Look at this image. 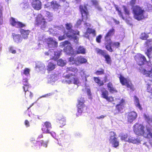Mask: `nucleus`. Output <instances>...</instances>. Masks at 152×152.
I'll return each mask as SVG.
<instances>
[{
	"label": "nucleus",
	"instance_id": "f257e3e1",
	"mask_svg": "<svg viewBox=\"0 0 152 152\" xmlns=\"http://www.w3.org/2000/svg\"><path fill=\"white\" fill-rule=\"evenodd\" d=\"M137 0H131L129 4L132 7V13L134 18L137 20L140 21L145 18V11L139 5H135Z\"/></svg>",
	"mask_w": 152,
	"mask_h": 152
},
{
	"label": "nucleus",
	"instance_id": "f03ea898",
	"mask_svg": "<svg viewBox=\"0 0 152 152\" xmlns=\"http://www.w3.org/2000/svg\"><path fill=\"white\" fill-rule=\"evenodd\" d=\"M66 73H68L64 76L65 79V82L69 84L73 83L75 85H77L80 83L78 78L77 77L75 74L69 73L70 72L76 73L78 72V69L75 67L70 66L67 67L66 69Z\"/></svg>",
	"mask_w": 152,
	"mask_h": 152
},
{
	"label": "nucleus",
	"instance_id": "7ed1b4c3",
	"mask_svg": "<svg viewBox=\"0 0 152 152\" xmlns=\"http://www.w3.org/2000/svg\"><path fill=\"white\" fill-rule=\"evenodd\" d=\"M144 128V126L142 125L136 124L133 126V131L136 135L144 136L146 134Z\"/></svg>",
	"mask_w": 152,
	"mask_h": 152
},
{
	"label": "nucleus",
	"instance_id": "20e7f679",
	"mask_svg": "<svg viewBox=\"0 0 152 152\" xmlns=\"http://www.w3.org/2000/svg\"><path fill=\"white\" fill-rule=\"evenodd\" d=\"M35 22V24L40 26L41 28L43 30H44L47 26V22L41 15H40V16L38 15L36 17Z\"/></svg>",
	"mask_w": 152,
	"mask_h": 152
},
{
	"label": "nucleus",
	"instance_id": "39448f33",
	"mask_svg": "<svg viewBox=\"0 0 152 152\" xmlns=\"http://www.w3.org/2000/svg\"><path fill=\"white\" fill-rule=\"evenodd\" d=\"M134 59L136 61L137 64L140 66L144 65L148 63L145 57L142 54L138 53L134 56Z\"/></svg>",
	"mask_w": 152,
	"mask_h": 152
},
{
	"label": "nucleus",
	"instance_id": "423d86ee",
	"mask_svg": "<svg viewBox=\"0 0 152 152\" xmlns=\"http://www.w3.org/2000/svg\"><path fill=\"white\" fill-rule=\"evenodd\" d=\"M110 137L109 141L111 143L113 147L117 148L119 145V142L116 137V136L115 132L111 131L110 132Z\"/></svg>",
	"mask_w": 152,
	"mask_h": 152
},
{
	"label": "nucleus",
	"instance_id": "0eeeda50",
	"mask_svg": "<svg viewBox=\"0 0 152 152\" xmlns=\"http://www.w3.org/2000/svg\"><path fill=\"white\" fill-rule=\"evenodd\" d=\"M105 48L109 51L112 52L113 51V50L112 48V46L113 48H118L120 46V43L118 42H113L112 40L108 42L105 43Z\"/></svg>",
	"mask_w": 152,
	"mask_h": 152
},
{
	"label": "nucleus",
	"instance_id": "6e6552de",
	"mask_svg": "<svg viewBox=\"0 0 152 152\" xmlns=\"http://www.w3.org/2000/svg\"><path fill=\"white\" fill-rule=\"evenodd\" d=\"M76 34L79 35V31L77 30L75 31L73 30H72L70 31H68L66 34V35L70 39H72L74 42L77 43L78 42V38L75 35Z\"/></svg>",
	"mask_w": 152,
	"mask_h": 152
},
{
	"label": "nucleus",
	"instance_id": "1a4fd4ad",
	"mask_svg": "<svg viewBox=\"0 0 152 152\" xmlns=\"http://www.w3.org/2000/svg\"><path fill=\"white\" fill-rule=\"evenodd\" d=\"M79 8L82 15V20H87L88 19V16L89 15V12L87 7L86 6L80 5Z\"/></svg>",
	"mask_w": 152,
	"mask_h": 152
},
{
	"label": "nucleus",
	"instance_id": "9d476101",
	"mask_svg": "<svg viewBox=\"0 0 152 152\" xmlns=\"http://www.w3.org/2000/svg\"><path fill=\"white\" fill-rule=\"evenodd\" d=\"M52 125L51 123L49 121H46L42 125L41 128L43 132L46 134H50L51 132L50 130L52 129Z\"/></svg>",
	"mask_w": 152,
	"mask_h": 152
},
{
	"label": "nucleus",
	"instance_id": "9b49d317",
	"mask_svg": "<svg viewBox=\"0 0 152 152\" xmlns=\"http://www.w3.org/2000/svg\"><path fill=\"white\" fill-rule=\"evenodd\" d=\"M85 102L84 98L82 97L79 98L77 99L78 103L77 106L78 108V112L80 113H82L83 108L85 107L84 104Z\"/></svg>",
	"mask_w": 152,
	"mask_h": 152
},
{
	"label": "nucleus",
	"instance_id": "f8f14e48",
	"mask_svg": "<svg viewBox=\"0 0 152 152\" xmlns=\"http://www.w3.org/2000/svg\"><path fill=\"white\" fill-rule=\"evenodd\" d=\"M32 147L36 149H38L40 148L42 146L46 147L47 146V144L46 143L44 142L43 141H37L35 140H33L31 142Z\"/></svg>",
	"mask_w": 152,
	"mask_h": 152
},
{
	"label": "nucleus",
	"instance_id": "ddd939ff",
	"mask_svg": "<svg viewBox=\"0 0 152 152\" xmlns=\"http://www.w3.org/2000/svg\"><path fill=\"white\" fill-rule=\"evenodd\" d=\"M115 32L114 28H112L109 29L104 36V39L105 43L108 42L111 40V37L114 35Z\"/></svg>",
	"mask_w": 152,
	"mask_h": 152
},
{
	"label": "nucleus",
	"instance_id": "4468645a",
	"mask_svg": "<svg viewBox=\"0 0 152 152\" xmlns=\"http://www.w3.org/2000/svg\"><path fill=\"white\" fill-rule=\"evenodd\" d=\"M115 100H120V102L119 103L117 104L115 106V108L116 110L120 112L125 107V100L122 99L120 100L119 98H116Z\"/></svg>",
	"mask_w": 152,
	"mask_h": 152
},
{
	"label": "nucleus",
	"instance_id": "2eb2a0df",
	"mask_svg": "<svg viewBox=\"0 0 152 152\" xmlns=\"http://www.w3.org/2000/svg\"><path fill=\"white\" fill-rule=\"evenodd\" d=\"M32 7L36 10H39L42 8V3L39 0H33L31 3Z\"/></svg>",
	"mask_w": 152,
	"mask_h": 152
},
{
	"label": "nucleus",
	"instance_id": "dca6fc26",
	"mask_svg": "<svg viewBox=\"0 0 152 152\" xmlns=\"http://www.w3.org/2000/svg\"><path fill=\"white\" fill-rule=\"evenodd\" d=\"M137 117V114L135 112L132 111L128 113L127 116L128 122L129 123L132 122Z\"/></svg>",
	"mask_w": 152,
	"mask_h": 152
},
{
	"label": "nucleus",
	"instance_id": "f3484780",
	"mask_svg": "<svg viewBox=\"0 0 152 152\" xmlns=\"http://www.w3.org/2000/svg\"><path fill=\"white\" fill-rule=\"evenodd\" d=\"M47 45L49 48H56L58 46V42L51 37L47 39Z\"/></svg>",
	"mask_w": 152,
	"mask_h": 152
},
{
	"label": "nucleus",
	"instance_id": "a211bd4d",
	"mask_svg": "<svg viewBox=\"0 0 152 152\" xmlns=\"http://www.w3.org/2000/svg\"><path fill=\"white\" fill-rule=\"evenodd\" d=\"M87 62V60L82 56H78L76 59L75 64L78 66L80 64H85Z\"/></svg>",
	"mask_w": 152,
	"mask_h": 152
},
{
	"label": "nucleus",
	"instance_id": "6ab92c4d",
	"mask_svg": "<svg viewBox=\"0 0 152 152\" xmlns=\"http://www.w3.org/2000/svg\"><path fill=\"white\" fill-rule=\"evenodd\" d=\"M146 129L147 134L146 138L149 139V143L152 147V129L149 127H147Z\"/></svg>",
	"mask_w": 152,
	"mask_h": 152
},
{
	"label": "nucleus",
	"instance_id": "aec40b11",
	"mask_svg": "<svg viewBox=\"0 0 152 152\" xmlns=\"http://www.w3.org/2000/svg\"><path fill=\"white\" fill-rule=\"evenodd\" d=\"M50 5L52 9L55 10H57L61 7L60 3L55 0H53L50 2Z\"/></svg>",
	"mask_w": 152,
	"mask_h": 152
},
{
	"label": "nucleus",
	"instance_id": "412c9836",
	"mask_svg": "<svg viewBox=\"0 0 152 152\" xmlns=\"http://www.w3.org/2000/svg\"><path fill=\"white\" fill-rule=\"evenodd\" d=\"M57 122L59 124L60 126H62L66 124V118L61 115H58L57 118Z\"/></svg>",
	"mask_w": 152,
	"mask_h": 152
},
{
	"label": "nucleus",
	"instance_id": "4be33fe9",
	"mask_svg": "<svg viewBox=\"0 0 152 152\" xmlns=\"http://www.w3.org/2000/svg\"><path fill=\"white\" fill-rule=\"evenodd\" d=\"M91 34H92L94 36H95L96 35V31L95 29L88 28L85 33V36L89 39V35Z\"/></svg>",
	"mask_w": 152,
	"mask_h": 152
},
{
	"label": "nucleus",
	"instance_id": "5701e85b",
	"mask_svg": "<svg viewBox=\"0 0 152 152\" xmlns=\"http://www.w3.org/2000/svg\"><path fill=\"white\" fill-rule=\"evenodd\" d=\"M118 77L120 82L122 86L125 85L130 80L129 79L125 77L121 74L119 75Z\"/></svg>",
	"mask_w": 152,
	"mask_h": 152
},
{
	"label": "nucleus",
	"instance_id": "b1692460",
	"mask_svg": "<svg viewBox=\"0 0 152 152\" xmlns=\"http://www.w3.org/2000/svg\"><path fill=\"white\" fill-rule=\"evenodd\" d=\"M20 31L23 38L24 39H27L28 37V35L30 32L29 30H25L23 29H20Z\"/></svg>",
	"mask_w": 152,
	"mask_h": 152
},
{
	"label": "nucleus",
	"instance_id": "393cba45",
	"mask_svg": "<svg viewBox=\"0 0 152 152\" xmlns=\"http://www.w3.org/2000/svg\"><path fill=\"white\" fill-rule=\"evenodd\" d=\"M107 86L109 91L111 93H117L118 92L116 88L113 87L112 83L109 82L107 83Z\"/></svg>",
	"mask_w": 152,
	"mask_h": 152
},
{
	"label": "nucleus",
	"instance_id": "a878e982",
	"mask_svg": "<svg viewBox=\"0 0 152 152\" xmlns=\"http://www.w3.org/2000/svg\"><path fill=\"white\" fill-rule=\"evenodd\" d=\"M12 36L14 42L18 43L20 42L22 39L20 34H16L14 33L12 34Z\"/></svg>",
	"mask_w": 152,
	"mask_h": 152
},
{
	"label": "nucleus",
	"instance_id": "bb28decb",
	"mask_svg": "<svg viewBox=\"0 0 152 152\" xmlns=\"http://www.w3.org/2000/svg\"><path fill=\"white\" fill-rule=\"evenodd\" d=\"M56 65L51 62H49L47 66V69L48 73L51 71L53 70L55 68Z\"/></svg>",
	"mask_w": 152,
	"mask_h": 152
},
{
	"label": "nucleus",
	"instance_id": "cd10ccee",
	"mask_svg": "<svg viewBox=\"0 0 152 152\" xmlns=\"http://www.w3.org/2000/svg\"><path fill=\"white\" fill-rule=\"evenodd\" d=\"M105 58V61L106 63L111 65L112 63V60L110 56L107 54H106L103 56Z\"/></svg>",
	"mask_w": 152,
	"mask_h": 152
},
{
	"label": "nucleus",
	"instance_id": "c85d7f7f",
	"mask_svg": "<svg viewBox=\"0 0 152 152\" xmlns=\"http://www.w3.org/2000/svg\"><path fill=\"white\" fill-rule=\"evenodd\" d=\"M125 86L131 91H133L135 90L134 86L130 80Z\"/></svg>",
	"mask_w": 152,
	"mask_h": 152
},
{
	"label": "nucleus",
	"instance_id": "c756f323",
	"mask_svg": "<svg viewBox=\"0 0 152 152\" xmlns=\"http://www.w3.org/2000/svg\"><path fill=\"white\" fill-rule=\"evenodd\" d=\"M127 141L129 142L132 143L133 144H137L140 142L139 140L137 138L135 139L132 137H129Z\"/></svg>",
	"mask_w": 152,
	"mask_h": 152
},
{
	"label": "nucleus",
	"instance_id": "7c9ffc66",
	"mask_svg": "<svg viewBox=\"0 0 152 152\" xmlns=\"http://www.w3.org/2000/svg\"><path fill=\"white\" fill-rule=\"evenodd\" d=\"M76 52L77 54H84L86 53V50L83 47H79L76 50Z\"/></svg>",
	"mask_w": 152,
	"mask_h": 152
},
{
	"label": "nucleus",
	"instance_id": "2f4dec72",
	"mask_svg": "<svg viewBox=\"0 0 152 152\" xmlns=\"http://www.w3.org/2000/svg\"><path fill=\"white\" fill-rule=\"evenodd\" d=\"M95 50L97 54L101 55L103 56L106 54V51L104 50H102L101 49L96 48Z\"/></svg>",
	"mask_w": 152,
	"mask_h": 152
},
{
	"label": "nucleus",
	"instance_id": "473e14b6",
	"mask_svg": "<svg viewBox=\"0 0 152 152\" xmlns=\"http://www.w3.org/2000/svg\"><path fill=\"white\" fill-rule=\"evenodd\" d=\"M142 71L144 75H146L147 76L152 77V69L148 71H147L145 69H143Z\"/></svg>",
	"mask_w": 152,
	"mask_h": 152
},
{
	"label": "nucleus",
	"instance_id": "72a5a7b5",
	"mask_svg": "<svg viewBox=\"0 0 152 152\" xmlns=\"http://www.w3.org/2000/svg\"><path fill=\"white\" fill-rule=\"evenodd\" d=\"M134 103L136 106L138 107L140 109H142L141 105L139 103V101L138 98L136 96H134Z\"/></svg>",
	"mask_w": 152,
	"mask_h": 152
},
{
	"label": "nucleus",
	"instance_id": "f704fd0d",
	"mask_svg": "<svg viewBox=\"0 0 152 152\" xmlns=\"http://www.w3.org/2000/svg\"><path fill=\"white\" fill-rule=\"evenodd\" d=\"M152 51V47H150L147 50V51L145 52V53L149 58V61H150V59L151 58V56H150V55H151Z\"/></svg>",
	"mask_w": 152,
	"mask_h": 152
},
{
	"label": "nucleus",
	"instance_id": "c9c22d12",
	"mask_svg": "<svg viewBox=\"0 0 152 152\" xmlns=\"http://www.w3.org/2000/svg\"><path fill=\"white\" fill-rule=\"evenodd\" d=\"M104 89L105 90L104 91H101L102 94H101L102 97L105 99L108 95V91L105 89L104 88Z\"/></svg>",
	"mask_w": 152,
	"mask_h": 152
},
{
	"label": "nucleus",
	"instance_id": "e433bc0d",
	"mask_svg": "<svg viewBox=\"0 0 152 152\" xmlns=\"http://www.w3.org/2000/svg\"><path fill=\"white\" fill-rule=\"evenodd\" d=\"M72 50V47L70 46L67 45L64 49V51L67 53L69 54Z\"/></svg>",
	"mask_w": 152,
	"mask_h": 152
},
{
	"label": "nucleus",
	"instance_id": "4c0bfd02",
	"mask_svg": "<svg viewBox=\"0 0 152 152\" xmlns=\"http://www.w3.org/2000/svg\"><path fill=\"white\" fill-rule=\"evenodd\" d=\"M60 56V53H59L57 52H54V56L51 59L56 61L59 58Z\"/></svg>",
	"mask_w": 152,
	"mask_h": 152
},
{
	"label": "nucleus",
	"instance_id": "58836bf2",
	"mask_svg": "<svg viewBox=\"0 0 152 152\" xmlns=\"http://www.w3.org/2000/svg\"><path fill=\"white\" fill-rule=\"evenodd\" d=\"M10 21V24L12 26H16L18 21H16L14 18L13 17L11 18Z\"/></svg>",
	"mask_w": 152,
	"mask_h": 152
},
{
	"label": "nucleus",
	"instance_id": "ea45409f",
	"mask_svg": "<svg viewBox=\"0 0 152 152\" xmlns=\"http://www.w3.org/2000/svg\"><path fill=\"white\" fill-rule=\"evenodd\" d=\"M57 64L58 66H63L65 65L66 63L63 60L60 59L57 61Z\"/></svg>",
	"mask_w": 152,
	"mask_h": 152
},
{
	"label": "nucleus",
	"instance_id": "a19ab883",
	"mask_svg": "<svg viewBox=\"0 0 152 152\" xmlns=\"http://www.w3.org/2000/svg\"><path fill=\"white\" fill-rule=\"evenodd\" d=\"M100 71L97 70L95 72V74L97 75H104V70L103 69H101Z\"/></svg>",
	"mask_w": 152,
	"mask_h": 152
},
{
	"label": "nucleus",
	"instance_id": "79ce46f5",
	"mask_svg": "<svg viewBox=\"0 0 152 152\" xmlns=\"http://www.w3.org/2000/svg\"><path fill=\"white\" fill-rule=\"evenodd\" d=\"M115 9L118 12V13L119 16L121 17L123 20H124L125 19L124 18L123 15V13L121 12V10H119L118 7H115Z\"/></svg>",
	"mask_w": 152,
	"mask_h": 152
},
{
	"label": "nucleus",
	"instance_id": "37998d69",
	"mask_svg": "<svg viewBox=\"0 0 152 152\" xmlns=\"http://www.w3.org/2000/svg\"><path fill=\"white\" fill-rule=\"evenodd\" d=\"M148 37V35L145 33H142L141 35L140 38L142 40H147Z\"/></svg>",
	"mask_w": 152,
	"mask_h": 152
},
{
	"label": "nucleus",
	"instance_id": "c03bdc74",
	"mask_svg": "<svg viewBox=\"0 0 152 152\" xmlns=\"http://www.w3.org/2000/svg\"><path fill=\"white\" fill-rule=\"evenodd\" d=\"M26 25L22 22L18 21V23L16 26V27L17 28H22L23 27H24L26 26Z\"/></svg>",
	"mask_w": 152,
	"mask_h": 152
},
{
	"label": "nucleus",
	"instance_id": "a18cd8bd",
	"mask_svg": "<svg viewBox=\"0 0 152 152\" xmlns=\"http://www.w3.org/2000/svg\"><path fill=\"white\" fill-rule=\"evenodd\" d=\"M66 28L67 30H69V31H70L71 30H72V26L70 23H67L65 25Z\"/></svg>",
	"mask_w": 152,
	"mask_h": 152
},
{
	"label": "nucleus",
	"instance_id": "49530a36",
	"mask_svg": "<svg viewBox=\"0 0 152 152\" xmlns=\"http://www.w3.org/2000/svg\"><path fill=\"white\" fill-rule=\"evenodd\" d=\"M2 8V7H0V25H2L3 23V18L2 10L1 9Z\"/></svg>",
	"mask_w": 152,
	"mask_h": 152
},
{
	"label": "nucleus",
	"instance_id": "de8ad7c7",
	"mask_svg": "<svg viewBox=\"0 0 152 152\" xmlns=\"http://www.w3.org/2000/svg\"><path fill=\"white\" fill-rule=\"evenodd\" d=\"M124 11L126 15H129L130 14V10L125 6H124Z\"/></svg>",
	"mask_w": 152,
	"mask_h": 152
},
{
	"label": "nucleus",
	"instance_id": "09e8293b",
	"mask_svg": "<svg viewBox=\"0 0 152 152\" xmlns=\"http://www.w3.org/2000/svg\"><path fill=\"white\" fill-rule=\"evenodd\" d=\"M29 88V85H27L26 84H24V86L23 87V88L24 91L25 92V95L26 96V92L28 91V89Z\"/></svg>",
	"mask_w": 152,
	"mask_h": 152
},
{
	"label": "nucleus",
	"instance_id": "8fccbe9b",
	"mask_svg": "<svg viewBox=\"0 0 152 152\" xmlns=\"http://www.w3.org/2000/svg\"><path fill=\"white\" fill-rule=\"evenodd\" d=\"M30 69L28 68H25L24 70L23 74L28 76L29 75Z\"/></svg>",
	"mask_w": 152,
	"mask_h": 152
},
{
	"label": "nucleus",
	"instance_id": "3c124183",
	"mask_svg": "<svg viewBox=\"0 0 152 152\" xmlns=\"http://www.w3.org/2000/svg\"><path fill=\"white\" fill-rule=\"evenodd\" d=\"M128 137V135L127 134H122L121 136V139L122 140L126 141V140Z\"/></svg>",
	"mask_w": 152,
	"mask_h": 152
},
{
	"label": "nucleus",
	"instance_id": "603ef678",
	"mask_svg": "<svg viewBox=\"0 0 152 152\" xmlns=\"http://www.w3.org/2000/svg\"><path fill=\"white\" fill-rule=\"evenodd\" d=\"M151 84H148L147 90L148 92L151 93L152 94V87H151Z\"/></svg>",
	"mask_w": 152,
	"mask_h": 152
},
{
	"label": "nucleus",
	"instance_id": "864d4df0",
	"mask_svg": "<svg viewBox=\"0 0 152 152\" xmlns=\"http://www.w3.org/2000/svg\"><path fill=\"white\" fill-rule=\"evenodd\" d=\"M105 99L109 102H112L114 100L113 97L112 96H108Z\"/></svg>",
	"mask_w": 152,
	"mask_h": 152
},
{
	"label": "nucleus",
	"instance_id": "5fc2aeb1",
	"mask_svg": "<svg viewBox=\"0 0 152 152\" xmlns=\"http://www.w3.org/2000/svg\"><path fill=\"white\" fill-rule=\"evenodd\" d=\"M102 38V36L101 34L98 35L96 38V41L98 43L101 42V39Z\"/></svg>",
	"mask_w": 152,
	"mask_h": 152
},
{
	"label": "nucleus",
	"instance_id": "6e6d98bb",
	"mask_svg": "<svg viewBox=\"0 0 152 152\" xmlns=\"http://www.w3.org/2000/svg\"><path fill=\"white\" fill-rule=\"evenodd\" d=\"M76 59L75 60L74 58L73 57H71L69 58V61L71 62V64H75Z\"/></svg>",
	"mask_w": 152,
	"mask_h": 152
},
{
	"label": "nucleus",
	"instance_id": "4d7b16f0",
	"mask_svg": "<svg viewBox=\"0 0 152 152\" xmlns=\"http://www.w3.org/2000/svg\"><path fill=\"white\" fill-rule=\"evenodd\" d=\"M92 5H94L95 7L99 5L98 1L95 0H92L91 1Z\"/></svg>",
	"mask_w": 152,
	"mask_h": 152
},
{
	"label": "nucleus",
	"instance_id": "13d9d810",
	"mask_svg": "<svg viewBox=\"0 0 152 152\" xmlns=\"http://www.w3.org/2000/svg\"><path fill=\"white\" fill-rule=\"evenodd\" d=\"M9 51L13 54H15L16 53V51L13 50V48L12 47H10L9 48Z\"/></svg>",
	"mask_w": 152,
	"mask_h": 152
},
{
	"label": "nucleus",
	"instance_id": "bf43d9fd",
	"mask_svg": "<svg viewBox=\"0 0 152 152\" xmlns=\"http://www.w3.org/2000/svg\"><path fill=\"white\" fill-rule=\"evenodd\" d=\"M66 38V37L64 35L63 36H59L58 37V39L59 40L61 41L63 40Z\"/></svg>",
	"mask_w": 152,
	"mask_h": 152
},
{
	"label": "nucleus",
	"instance_id": "052dcab7",
	"mask_svg": "<svg viewBox=\"0 0 152 152\" xmlns=\"http://www.w3.org/2000/svg\"><path fill=\"white\" fill-rule=\"evenodd\" d=\"M23 86H24V84H27V85H29L28 83V80L26 78H25L23 79Z\"/></svg>",
	"mask_w": 152,
	"mask_h": 152
},
{
	"label": "nucleus",
	"instance_id": "680f3d73",
	"mask_svg": "<svg viewBox=\"0 0 152 152\" xmlns=\"http://www.w3.org/2000/svg\"><path fill=\"white\" fill-rule=\"evenodd\" d=\"M94 79L95 82L96 83H98V81L100 80L99 77H94Z\"/></svg>",
	"mask_w": 152,
	"mask_h": 152
},
{
	"label": "nucleus",
	"instance_id": "e2e57ef3",
	"mask_svg": "<svg viewBox=\"0 0 152 152\" xmlns=\"http://www.w3.org/2000/svg\"><path fill=\"white\" fill-rule=\"evenodd\" d=\"M97 83L99 86H102L104 85V82L102 81L100 79L99 80V81H98V83Z\"/></svg>",
	"mask_w": 152,
	"mask_h": 152
},
{
	"label": "nucleus",
	"instance_id": "0e129e2a",
	"mask_svg": "<svg viewBox=\"0 0 152 152\" xmlns=\"http://www.w3.org/2000/svg\"><path fill=\"white\" fill-rule=\"evenodd\" d=\"M70 44V43L68 41L66 40L62 43V45L64 47L66 45Z\"/></svg>",
	"mask_w": 152,
	"mask_h": 152
},
{
	"label": "nucleus",
	"instance_id": "69168bd1",
	"mask_svg": "<svg viewBox=\"0 0 152 152\" xmlns=\"http://www.w3.org/2000/svg\"><path fill=\"white\" fill-rule=\"evenodd\" d=\"M53 94V93H49L48 94H45V95L42 96V97H48V96H52Z\"/></svg>",
	"mask_w": 152,
	"mask_h": 152
},
{
	"label": "nucleus",
	"instance_id": "338daca9",
	"mask_svg": "<svg viewBox=\"0 0 152 152\" xmlns=\"http://www.w3.org/2000/svg\"><path fill=\"white\" fill-rule=\"evenodd\" d=\"M99 11H102V8L99 5L95 7Z\"/></svg>",
	"mask_w": 152,
	"mask_h": 152
},
{
	"label": "nucleus",
	"instance_id": "774afa93",
	"mask_svg": "<svg viewBox=\"0 0 152 152\" xmlns=\"http://www.w3.org/2000/svg\"><path fill=\"white\" fill-rule=\"evenodd\" d=\"M25 124L26 127H29L30 126L28 120H26L25 121Z\"/></svg>",
	"mask_w": 152,
	"mask_h": 152
}]
</instances>
